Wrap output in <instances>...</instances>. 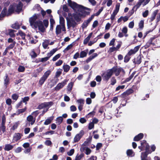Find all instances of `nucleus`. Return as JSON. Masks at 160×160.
<instances>
[{
  "mask_svg": "<svg viewBox=\"0 0 160 160\" xmlns=\"http://www.w3.org/2000/svg\"><path fill=\"white\" fill-rule=\"evenodd\" d=\"M74 83L73 82H71L70 83H68L67 89L69 92H71L73 85Z\"/></svg>",
  "mask_w": 160,
  "mask_h": 160,
  "instance_id": "nucleus-35",
  "label": "nucleus"
},
{
  "mask_svg": "<svg viewBox=\"0 0 160 160\" xmlns=\"http://www.w3.org/2000/svg\"><path fill=\"white\" fill-rule=\"evenodd\" d=\"M158 11L159 10L158 9H157L154 11L152 12V16L150 19V22H152L155 19Z\"/></svg>",
  "mask_w": 160,
  "mask_h": 160,
  "instance_id": "nucleus-24",
  "label": "nucleus"
},
{
  "mask_svg": "<svg viewBox=\"0 0 160 160\" xmlns=\"http://www.w3.org/2000/svg\"><path fill=\"white\" fill-rule=\"evenodd\" d=\"M68 5L73 10L78 9V11L81 12L83 15V17L84 18L86 15H88L90 14L89 11H86L85 10H90V9L82 5H79L75 2H72L71 0H68Z\"/></svg>",
  "mask_w": 160,
  "mask_h": 160,
  "instance_id": "nucleus-2",
  "label": "nucleus"
},
{
  "mask_svg": "<svg viewBox=\"0 0 160 160\" xmlns=\"http://www.w3.org/2000/svg\"><path fill=\"white\" fill-rule=\"evenodd\" d=\"M4 84L6 88L10 83V78L7 74H6L5 76L4 77Z\"/></svg>",
  "mask_w": 160,
  "mask_h": 160,
  "instance_id": "nucleus-23",
  "label": "nucleus"
},
{
  "mask_svg": "<svg viewBox=\"0 0 160 160\" xmlns=\"http://www.w3.org/2000/svg\"><path fill=\"white\" fill-rule=\"evenodd\" d=\"M73 16L77 22H78L81 21V18L83 16V15L79 12H77L76 13L73 14Z\"/></svg>",
  "mask_w": 160,
  "mask_h": 160,
  "instance_id": "nucleus-18",
  "label": "nucleus"
},
{
  "mask_svg": "<svg viewBox=\"0 0 160 160\" xmlns=\"http://www.w3.org/2000/svg\"><path fill=\"white\" fill-rule=\"evenodd\" d=\"M43 23L44 26L46 28H47L48 26L49 21L47 19H44L43 20Z\"/></svg>",
  "mask_w": 160,
  "mask_h": 160,
  "instance_id": "nucleus-59",
  "label": "nucleus"
},
{
  "mask_svg": "<svg viewBox=\"0 0 160 160\" xmlns=\"http://www.w3.org/2000/svg\"><path fill=\"white\" fill-rule=\"evenodd\" d=\"M67 25L68 28H69L71 27L74 28L77 25V23L73 19H72L71 20L67 19Z\"/></svg>",
  "mask_w": 160,
  "mask_h": 160,
  "instance_id": "nucleus-13",
  "label": "nucleus"
},
{
  "mask_svg": "<svg viewBox=\"0 0 160 160\" xmlns=\"http://www.w3.org/2000/svg\"><path fill=\"white\" fill-rule=\"evenodd\" d=\"M30 55L32 58H35L37 56V54L35 52L34 49L32 50L30 53Z\"/></svg>",
  "mask_w": 160,
  "mask_h": 160,
  "instance_id": "nucleus-39",
  "label": "nucleus"
},
{
  "mask_svg": "<svg viewBox=\"0 0 160 160\" xmlns=\"http://www.w3.org/2000/svg\"><path fill=\"white\" fill-rule=\"evenodd\" d=\"M62 26L60 25H58L56 26V34L58 35L61 32Z\"/></svg>",
  "mask_w": 160,
  "mask_h": 160,
  "instance_id": "nucleus-27",
  "label": "nucleus"
},
{
  "mask_svg": "<svg viewBox=\"0 0 160 160\" xmlns=\"http://www.w3.org/2000/svg\"><path fill=\"white\" fill-rule=\"evenodd\" d=\"M94 18V15H92L88 20L84 21L83 22L81 26L82 28L84 29L86 28L88 24L90 23Z\"/></svg>",
  "mask_w": 160,
  "mask_h": 160,
  "instance_id": "nucleus-12",
  "label": "nucleus"
},
{
  "mask_svg": "<svg viewBox=\"0 0 160 160\" xmlns=\"http://www.w3.org/2000/svg\"><path fill=\"white\" fill-rule=\"evenodd\" d=\"M131 58L130 56L127 54L124 58V62L125 63L128 62L129 61Z\"/></svg>",
  "mask_w": 160,
  "mask_h": 160,
  "instance_id": "nucleus-46",
  "label": "nucleus"
},
{
  "mask_svg": "<svg viewBox=\"0 0 160 160\" xmlns=\"http://www.w3.org/2000/svg\"><path fill=\"white\" fill-rule=\"evenodd\" d=\"M92 137L91 136H89L88 138L86 141H85L83 143V144L88 146V144L90 143L92 141Z\"/></svg>",
  "mask_w": 160,
  "mask_h": 160,
  "instance_id": "nucleus-32",
  "label": "nucleus"
},
{
  "mask_svg": "<svg viewBox=\"0 0 160 160\" xmlns=\"http://www.w3.org/2000/svg\"><path fill=\"white\" fill-rule=\"evenodd\" d=\"M120 5L119 4H117L116 5L115 9L114 10L112 14L111 15L110 19L112 21H113L115 17L118 12L119 9Z\"/></svg>",
  "mask_w": 160,
  "mask_h": 160,
  "instance_id": "nucleus-15",
  "label": "nucleus"
},
{
  "mask_svg": "<svg viewBox=\"0 0 160 160\" xmlns=\"http://www.w3.org/2000/svg\"><path fill=\"white\" fill-rule=\"evenodd\" d=\"M127 154L128 156L132 157L134 155V153L132 149H128L127 151Z\"/></svg>",
  "mask_w": 160,
  "mask_h": 160,
  "instance_id": "nucleus-31",
  "label": "nucleus"
},
{
  "mask_svg": "<svg viewBox=\"0 0 160 160\" xmlns=\"http://www.w3.org/2000/svg\"><path fill=\"white\" fill-rule=\"evenodd\" d=\"M12 28L13 29H18L20 28V26L19 23H15L14 24H12Z\"/></svg>",
  "mask_w": 160,
  "mask_h": 160,
  "instance_id": "nucleus-42",
  "label": "nucleus"
},
{
  "mask_svg": "<svg viewBox=\"0 0 160 160\" xmlns=\"http://www.w3.org/2000/svg\"><path fill=\"white\" fill-rule=\"evenodd\" d=\"M98 39H99V38L96 39V38H95L94 39V40L92 41H91L88 42V45L89 46H92V45L93 44L96 42Z\"/></svg>",
  "mask_w": 160,
  "mask_h": 160,
  "instance_id": "nucleus-56",
  "label": "nucleus"
},
{
  "mask_svg": "<svg viewBox=\"0 0 160 160\" xmlns=\"http://www.w3.org/2000/svg\"><path fill=\"white\" fill-rule=\"evenodd\" d=\"M144 21L143 20H141L139 23V28L140 29H142L144 27Z\"/></svg>",
  "mask_w": 160,
  "mask_h": 160,
  "instance_id": "nucleus-47",
  "label": "nucleus"
},
{
  "mask_svg": "<svg viewBox=\"0 0 160 160\" xmlns=\"http://www.w3.org/2000/svg\"><path fill=\"white\" fill-rule=\"evenodd\" d=\"M112 72V74L114 73H115V75L116 76H119L121 72V71H123V69L122 68H117V66H114L112 67L111 69Z\"/></svg>",
  "mask_w": 160,
  "mask_h": 160,
  "instance_id": "nucleus-8",
  "label": "nucleus"
},
{
  "mask_svg": "<svg viewBox=\"0 0 160 160\" xmlns=\"http://www.w3.org/2000/svg\"><path fill=\"white\" fill-rule=\"evenodd\" d=\"M84 132L83 130L80 131L79 133L77 134L73 139V142H78L84 135Z\"/></svg>",
  "mask_w": 160,
  "mask_h": 160,
  "instance_id": "nucleus-9",
  "label": "nucleus"
},
{
  "mask_svg": "<svg viewBox=\"0 0 160 160\" xmlns=\"http://www.w3.org/2000/svg\"><path fill=\"white\" fill-rule=\"evenodd\" d=\"M155 39V38H151L146 43V45L144 46L145 48H148L151 45H152V46H155V43L153 42Z\"/></svg>",
  "mask_w": 160,
  "mask_h": 160,
  "instance_id": "nucleus-16",
  "label": "nucleus"
},
{
  "mask_svg": "<svg viewBox=\"0 0 160 160\" xmlns=\"http://www.w3.org/2000/svg\"><path fill=\"white\" fill-rule=\"evenodd\" d=\"M143 58V55L140 54L133 59V62L135 64L139 65L141 62L142 58Z\"/></svg>",
  "mask_w": 160,
  "mask_h": 160,
  "instance_id": "nucleus-14",
  "label": "nucleus"
},
{
  "mask_svg": "<svg viewBox=\"0 0 160 160\" xmlns=\"http://www.w3.org/2000/svg\"><path fill=\"white\" fill-rule=\"evenodd\" d=\"M87 54V53L84 51H82L80 53V58H83L86 57Z\"/></svg>",
  "mask_w": 160,
  "mask_h": 160,
  "instance_id": "nucleus-49",
  "label": "nucleus"
},
{
  "mask_svg": "<svg viewBox=\"0 0 160 160\" xmlns=\"http://www.w3.org/2000/svg\"><path fill=\"white\" fill-rule=\"evenodd\" d=\"M59 23L61 25H65V20L62 16L60 17Z\"/></svg>",
  "mask_w": 160,
  "mask_h": 160,
  "instance_id": "nucleus-48",
  "label": "nucleus"
},
{
  "mask_svg": "<svg viewBox=\"0 0 160 160\" xmlns=\"http://www.w3.org/2000/svg\"><path fill=\"white\" fill-rule=\"evenodd\" d=\"M13 148V146L10 144H7L5 146L4 149L5 151H9L12 150Z\"/></svg>",
  "mask_w": 160,
  "mask_h": 160,
  "instance_id": "nucleus-29",
  "label": "nucleus"
},
{
  "mask_svg": "<svg viewBox=\"0 0 160 160\" xmlns=\"http://www.w3.org/2000/svg\"><path fill=\"white\" fill-rule=\"evenodd\" d=\"M54 117L53 116H51L46 120L44 122V124L45 125H48L51 123Z\"/></svg>",
  "mask_w": 160,
  "mask_h": 160,
  "instance_id": "nucleus-26",
  "label": "nucleus"
},
{
  "mask_svg": "<svg viewBox=\"0 0 160 160\" xmlns=\"http://www.w3.org/2000/svg\"><path fill=\"white\" fill-rule=\"evenodd\" d=\"M19 35L22 38L23 40H26L25 36L26 34L25 33L23 32L21 30H19L18 31V33L17 34V35Z\"/></svg>",
  "mask_w": 160,
  "mask_h": 160,
  "instance_id": "nucleus-33",
  "label": "nucleus"
},
{
  "mask_svg": "<svg viewBox=\"0 0 160 160\" xmlns=\"http://www.w3.org/2000/svg\"><path fill=\"white\" fill-rule=\"evenodd\" d=\"M22 150V148L21 147H18L14 150V152L16 153H18L21 152Z\"/></svg>",
  "mask_w": 160,
  "mask_h": 160,
  "instance_id": "nucleus-63",
  "label": "nucleus"
},
{
  "mask_svg": "<svg viewBox=\"0 0 160 160\" xmlns=\"http://www.w3.org/2000/svg\"><path fill=\"white\" fill-rule=\"evenodd\" d=\"M87 146L85 145L82 144L80 148V151L82 152L83 153L86 150V148H87L88 147H87Z\"/></svg>",
  "mask_w": 160,
  "mask_h": 160,
  "instance_id": "nucleus-45",
  "label": "nucleus"
},
{
  "mask_svg": "<svg viewBox=\"0 0 160 160\" xmlns=\"http://www.w3.org/2000/svg\"><path fill=\"white\" fill-rule=\"evenodd\" d=\"M49 40H46L42 44V46L44 49H46L49 44Z\"/></svg>",
  "mask_w": 160,
  "mask_h": 160,
  "instance_id": "nucleus-37",
  "label": "nucleus"
},
{
  "mask_svg": "<svg viewBox=\"0 0 160 160\" xmlns=\"http://www.w3.org/2000/svg\"><path fill=\"white\" fill-rule=\"evenodd\" d=\"M112 69H108L101 74L103 81L107 82L112 75Z\"/></svg>",
  "mask_w": 160,
  "mask_h": 160,
  "instance_id": "nucleus-4",
  "label": "nucleus"
},
{
  "mask_svg": "<svg viewBox=\"0 0 160 160\" xmlns=\"http://www.w3.org/2000/svg\"><path fill=\"white\" fill-rule=\"evenodd\" d=\"M93 34L92 32H91L90 33L88 36L85 38L83 41V44H86L88 42L89 40H90V38L92 37Z\"/></svg>",
  "mask_w": 160,
  "mask_h": 160,
  "instance_id": "nucleus-28",
  "label": "nucleus"
},
{
  "mask_svg": "<svg viewBox=\"0 0 160 160\" xmlns=\"http://www.w3.org/2000/svg\"><path fill=\"white\" fill-rule=\"evenodd\" d=\"M27 109V108L25 107L24 108L18 109L16 111L17 115H19L20 114L23 113L25 112Z\"/></svg>",
  "mask_w": 160,
  "mask_h": 160,
  "instance_id": "nucleus-30",
  "label": "nucleus"
},
{
  "mask_svg": "<svg viewBox=\"0 0 160 160\" xmlns=\"http://www.w3.org/2000/svg\"><path fill=\"white\" fill-rule=\"evenodd\" d=\"M62 8L63 10L65 12H69V9L66 4H64L63 5Z\"/></svg>",
  "mask_w": 160,
  "mask_h": 160,
  "instance_id": "nucleus-64",
  "label": "nucleus"
},
{
  "mask_svg": "<svg viewBox=\"0 0 160 160\" xmlns=\"http://www.w3.org/2000/svg\"><path fill=\"white\" fill-rule=\"evenodd\" d=\"M141 146H138V148L140 149L141 151H142L144 150H145V152H149V153H151L152 151L150 149V146L147 143L145 140H143L140 141Z\"/></svg>",
  "mask_w": 160,
  "mask_h": 160,
  "instance_id": "nucleus-3",
  "label": "nucleus"
},
{
  "mask_svg": "<svg viewBox=\"0 0 160 160\" xmlns=\"http://www.w3.org/2000/svg\"><path fill=\"white\" fill-rule=\"evenodd\" d=\"M15 6L13 4L10 5L8 8V15L10 16L14 13L15 11Z\"/></svg>",
  "mask_w": 160,
  "mask_h": 160,
  "instance_id": "nucleus-21",
  "label": "nucleus"
},
{
  "mask_svg": "<svg viewBox=\"0 0 160 160\" xmlns=\"http://www.w3.org/2000/svg\"><path fill=\"white\" fill-rule=\"evenodd\" d=\"M16 42H14L13 43H12L9 45L7 47L8 49H12L15 45Z\"/></svg>",
  "mask_w": 160,
  "mask_h": 160,
  "instance_id": "nucleus-60",
  "label": "nucleus"
},
{
  "mask_svg": "<svg viewBox=\"0 0 160 160\" xmlns=\"http://www.w3.org/2000/svg\"><path fill=\"white\" fill-rule=\"evenodd\" d=\"M102 146V144L101 143H98L96 146V150H99Z\"/></svg>",
  "mask_w": 160,
  "mask_h": 160,
  "instance_id": "nucleus-62",
  "label": "nucleus"
},
{
  "mask_svg": "<svg viewBox=\"0 0 160 160\" xmlns=\"http://www.w3.org/2000/svg\"><path fill=\"white\" fill-rule=\"evenodd\" d=\"M148 71V68L146 66L141 67V71L142 73H146Z\"/></svg>",
  "mask_w": 160,
  "mask_h": 160,
  "instance_id": "nucleus-50",
  "label": "nucleus"
},
{
  "mask_svg": "<svg viewBox=\"0 0 160 160\" xmlns=\"http://www.w3.org/2000/svg\"><path fill=\"white\" fill-rule=\"evenodd\" d=\"M13 5L15 6V11L16 12L19 13L22 9L23 5L22 2L20 1L18 4L13 3Z\"/></svg>",
  "mask_w": 160,
  "mask_h": 160,
  "instance_id": "nucleus-17",
  "label": "nucleus"
},
{
  "mask_svg": "<svg viewBox=\"0 0 160 160\" xmlns=\"http://www.w3.org/2000/svg\"><path fill=\"white\" fill-rule=\"evenodd\" d=\"M68 80L65 79L61 83H58L54 88L55 90L57 91H59L65 85L67 84Z\"/></svg>",
  "mask_w": 160,
  "mask_h": 160,
  "instance_id": "nucleus-11",
  "label": "nucleus"
},
{
  "mask_svg": "<svg viewBox=\"0 0 160 160\" xmlns=\"http://www.w3.org/2000/svg\"><path fill=\"white\" fill-rule=\"evenodd\" d=\"M95 109V108H94L92 111L90 112L87 115H86V117L88 118H89L90 117H93L96 113V112L94 111Z\"/></svg>",
  "mask_w": 160,
  "mask_h": 160,
  "instance_id": "nucleus-38",
  "label": "nucleus"
},
{
  "mask_svg": "<svg viewBox=\"0 0 160 160\" xmlns=\"http://www.w3.org/2000/svg\"><path fill=\"white\" fill-rule=\"evenodd\" d=\"M150 153L147 152H142L141 156V160H151V158L148 157V155Z\"/></svg>",
  "mask_w": 160,
  "mask_h": 160,
  "instance_id": "nucleus-20",
  "label": "nucleus"
},
{
  "mask_svg": "<svg viewBox=\"0 0 160 160\" xmlns=\"http://www.w3.org/2000/svg\"><path fill=\"white\" fill-rule=\"evenodd\" d=\"M50 17L51 18L50 19V25H54L55 24V21L54 19L52 18V16L50 15Z\"/></svg>",
  "mask_w": 160,
  "mask_h": 160,
  "instance_id": "nucleus-61",
  "label": "nucleus"
},
{
  "mask_svg": "<svg viewBox=\"0 0 160 160\" xmlns=\"http://www.w3.org/2000/svg\"><path fill=\"white\" fill-rule=\"evenodd\" d=\"M84 154L83 153H82L80 155L77 154L75 157L76 160H81V159L84 157Z\"/></svg>",
  "mask_w": 160,
  "mask_h": 160,
  "instance_id": "nucleus-41",
  "label": "nucleus"
},
{
  "mask_svg": "<svg viewBox=\"0 0 160 160\" xmlns=\"http://www.w3.org/2000/svg\"><path fill=\"white\" fill-rule=\"evenodd\" d=\"M126 92L127 93V95L129 96L130 94L133 93L134 92V91L132 89L130 88L127 90Z\"/></svg>",
  "mask_w": 160,
  "mask_h": 160,
  "instance_id": "nucleus-58",
  "label": "nucleus"
},
{
  "mask_svg": "<svg viewBox=\"0 0 160 160\" xmlns=\"http://www.w3.org/2000/svg\"><path fill=\"white\" fill-rule=\"evenodd\" d=\"M18 95L16 93H14L12 94L11 96V98L12 99L15 101L14 102L18 100Z\"/></svg>",
  "mask_w": 160,
  "mask_h": 160,
  "instance_id": "nucleus-40",
  "label": "nucleus"
},
{
  "mask_svg": "<svg viewBox=\"0 0 160 160\" xmlns=\"http://www.w3.org/2000/svg\"><path fill=\"white\" fill-rule=\"evenodd\" d=\"M14 30L12 29H8V34L12 38L15 37V35L14 33Z\"/></svg>",
  "mask_w": 160,
  "mask_h": 160,
  "instance_id": "nucleus-43",
  "label": "nucleus"
},
{
  "mask_svg": "<svg viewBox=\"0 0 160 160\" xmlns=\"http://www.w3.org/2000/svg\"><path fill=\"white\" fill-rule=\"evenodd\" d=\"M62 68L63 69L64 71L66 72H68L70 68V67L69 65L65 64L63 65Z\"/></svg>",
  "mask_w": 160,
  "mask_h": 160,
  "instance_id": "nucleus-34",
  "label": "nucleus"
},
{
  "mask_svg": "<svg viewBox=\"0 0 160 160\" xmlns=\"http://www.w3.org/2000/svg\"><path fill=\"white\" fill-rule=\"evenodd\" d=\"M36 118H35L32 115H29L27 118V121L28 122H27L26 126H30V124L31 125H33L35 122Z\"/></svg>",
  "mask_w": 160,
  "mask_h": 160,
  "instance_id": "nucleus-7",
  "label": "nucleus"
},
{
  "mask_svg": "<svg viewBox=\"0 0 160 160\" xmlns=\"http://www.w3.org/2000/svg\"><path fill=\"white\" fill-rule=\"evenodd\" d=\"M6 122V118L4 114H3L2 117V122L0 126V132L2 131L3 133L6 132V127L5 123Z\"/></svg>",
  "mask_w": 160,
  "mask_h": 160,
  "instance_id": "nucleus-6",
  "label": "nucleus"
},
{
  "mask_svg": "<svg viewBox=\"0 0 160 160\" xmlns=\"http://www.w3.org/2000/svg\"><path fill=\"white\" fill-rule=\"evenodd\" d=\"M38 18L37 15L36 13L29 18V21L30 26L35 29L38 28L40 31L43 32L45 31V28L44 27L43 22L40 20L36 21Z\"/></svg>",
  "mask_w": 160,
  "mask_h": 160,
  "instance_id": "nucleus-1",
  "label": "nucleus"
},
{
  "mask_svg": "<svg viewBox=\"0 0 160 160\" xmlns=\"http://www.w3.org/2000/svg\"><path fill=\"white\" fill-rule=\"evenodd\" d=\"M22 136V135L19 133H15L13 138V142H17L18 140L20 139Z\"/></svg>",
  "mask_w": 160,
  "mask_h": 160,
  "instance_id": "nucleus-22",
  "label": "nucleus"
},
{
  "mask_svg": "<svg viewBox=\"0 0 160 160\" xmlns=\"http://www.w3.org/2000/svg\"><path fill=\"white\" fill-rule=\"evenodd\" d=\"M117 82L116 79L115 77H112L111 80V84H110L112 85H114Z\"/></svg>",
  "mask_w": 160,
  "mask_h": 160,
  "instance_id": "nucleus-55",
  "label": "nucleus"
},
{
  "mask_svg": "<svg viewBox=\"0 0 160 160\" xmlns=\"http://www.w3.org/2000/svg\"><path fill=\"white\" fill-rule=\"evenodd\" d=\"M63 120V118L61 116L58 117L56 119L57 123L58 125L60 124L62 122Z\"/></svg>",
  "mask_w": 160,
  "mask_h": 160,
  "instance_id": "nucleus-52",
  "label": "nucleus"
},
{
  "mask_svg": "<svg viewBox=\"0 0 160 160\" xmlns=\"http://www.w3.org/2000/svg\"><path fill=\"white\" fill-rule=\"evenodd\" d=\"M140 47L139 46H137L135 47L133 49H131L128 52V55L131 56L132 55L135 54L139 50Z\"/></svg>",
  "mask_w": 160,
  "mask_h": 160,
  "instance_id": "nucleus-19",
  "label": "nucleus"
},
{
  "mask_svg": "<svg viewBox=\"0 0 160 160\" xmlns=\"http://www.w3.org/2000/svg\"><path fill=\"white\" fill-rule=\"evenodd\" d=\"M25 70V67L22 66L20 65L18 68V71L19 72H23Z\"/></svg>",
  "mask_w": 160,
  "mask_h": 160,
  "instance_id": "nucleus-54",
  "label": "nucleus"
},
{
  "mask_svg": "<svg viewBox=\"0 0 160 160\" xmlns=\"http://www.w3.org/2000/svg\"><path fill=\"white\" fill-rule=\"evenodd\" d=\"M22 102L23 103H25V104H26L27 103V102L29 100V97H25L24 98H22Z\"/></svg>",
  "mask_w": 160,
  "mask_h": 160,
  "instance_id": "nucleus-51",
  "label": "nucleus"
},
{
  "mask_svg": "<svg viewBox=\"0 0 160 160\" xmlns=\"http://www.w3.org/2000/svg\"><path fill=\"white\" fill-rule=\"evenodd\" d=\"M61 56V54L60 53L56 55L53 58L52 60L53 61H56Z\"/></svg>",
  "mask_w": 160,
  "mask_h": 160,
  "instance_id": "nucleus-57",
  "label": "nucleus"
},
{
  "mask_svg": "<svg viewBox=\"0 0 160 160\" xmlns=\"http://www.w3.org/2000/svg\"><path fill=\"white\" fill-rule=\"evenodd\" d=\"M51 71L50 70H48L44 73L39 81V84L40 85H42L44 83V82L51 74Z\"/></svg>",
  "mask_w": 160,
  "mask_h": 160,
  "instance_id": "nucleus-5",
  "label": "nucleus"
},
{
  "mask_svg": "<svg viewBox=\"0 0 160 160\" xmlns=\"http://www.w3.org/2000/svg\"><path fill=\"white\" fill-rule=\"evenodd\" d=\"M12 102V100L10 98L7 99L6 100V104L9 106H10L11 110L12 109V106L11 105Z\"/></svg>",
  "mask_w": 160,
  "mask_h": 160,
  "instance_id": "nucleus-44",
  "label": "nucleus"
},
{
  "mask_svg": "<svg viewBox=\"0 0 160 160\" xmlns=\"http://www.w3.org/2000/svg\"><path fill=\"white\" fill-rule=\"evenodd\" d=\"M53 104V103L52 102L42 103L38 106L37 108L39 109H41L49 106H52Z\"/></svg>",
  "mask_w": 160,
  "mask_h": 160,
  "instance_id": "nucleus-10",
  "label": "nucleus"
},
{
  "mask_svg": "<svg viewBox=\"0 0 160 160\" xmlns=\"http://www.w3.org/2000/svg\"><path fill=\"white\" fill-rule=\"evenodd\" d=\"M143 136V133H140L134 137L133 140L135 141H138L142 138Z\"/></svg>",
  "mask_w": 160,
  "mask_h": 160,
  "instance_id": "nucleus-25",
  "label": "nucleus"
},
{
  "mask_svg": "<svg viewBox=\"0 0 160 160\" xmlns=\"http://www.w3.org/2000/svg\"><path fill=\"white\" fill-rule=\"evenodd\" d=\"M39 110H36L35 111L33 112L31 115L35 118L38 114L39 113Z\"/></svg>",
  "mask_w": 160,
  "mask_h": 160,
  "instance_id": "nucleus-53",
  "label": "nucleus"
},
{
  "mask_svg": "<svg viewBox=\"0 0 160 160\" xmlns=\"http://www.w3.org/2000/svg\"><path fill=\"white\" fill-rule=\"evenodd\" d=\"M136 72V71L133 72L128 78L126 79L125 82H128L133 77Z\"/></svg>",
  "mask_w": 160,
  "mask_h": 160,
  "instance_id": "nucleus-36",
  "label": "nucleus"
}]
</instances>
